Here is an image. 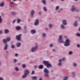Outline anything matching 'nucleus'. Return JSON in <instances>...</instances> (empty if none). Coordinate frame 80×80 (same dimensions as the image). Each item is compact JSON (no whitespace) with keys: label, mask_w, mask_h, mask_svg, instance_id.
<instances>
[{"label":"nucleus","mask_w":80,"mask_h":80,"mask_svg":"<svg viewBox=\"0 0 80 80\" xmlns=\"http://www.w3.org/2000/svg\"><path fill=\"white\" fill-rule=\"evenodd\" d=\"M43 63L45 66L48 68L52 67V65L50 63H49V62L47 61H43Z\"/></svg>","instance_id":"nucleus-1"},{"label":"nucleus","mask_w":80,"mask_h":80,"mask_svg":"<svg viewBox=\"0 0 80 80\" xmlns=\"http://www.w3.org/2000/svg\"><path fill=\"white\" fill-rule=\"evenodd\" d=\"M44 76L47 77V78H48L49 75L48 73H49V71L47 70V68H44Z\"/></svg>","instance_id":"nucleus-2"},{"label":"nucleus","mask_w":80,"mask_h":80,"mask_svg":"<svg viewBox=\"0 0 80 80\" xmlns=\"http://www.w3.org/2000/svg\"><path fill=\"white\" fill-rule=\"evenodd\" d=\"M70 40L68 39H67L65 40V42L64 43V45L65 47H67V46H69L70 45Z\"/></svg>","instance_id":"nucleus-3"},{"label":"nucleus","mask_w":80,"mask_h":80,"mask_svg":"<svg viewBox=\"0 0 80 80\" xmlns=\"http://www.w3.org/2000/svg\"><path fill=\"white\" fill-rule=\"evenodd\" d=\"M72 12H79V10L78 8H75V6H72Z\"/></svg>","instance_id":"nucleus-4"},{"label":"nucleus","mask_w":80,"mask_h":80,"mask_svg":"<svg viewBox=\"0 0 80 80\" xmlns=\"http://www.w3.org/2000/svg\"><path fill=\"white\" fill-rule=\"evenodd\" d=\"M62 35H60L59 37V39H58V41L59 43H64V41L62 39Z\"/></svg>","instance_id":"nucleus-5"},{"label":"nucleus","mask_w":80,"mask_h":80,"mask_svg":"<svg viewBox=\"0 0 80 80\" xmlns=\"http://www.w3.org/2000/svg\"><path fill=\"white\" fill-rule=\"evenodd\" d=\"M22 36V34H19L18 35H17L16 36V39L18 41L20 40L21 39V36Z\"/></svg>","instance_id":"nucleus-6"},{"label":"nucleus","mask_w":80,"mask_h":80,"mask_svg":"<svg viewBox=\"0 0 80 80\" xmlns=\"http://www.w3.org/2000/svg\"><path fill=\"white\" fill-rule=\"evenodd\" d=\"M37 48H38V46H37V45L35 46L33 48L31 49L32 52H35L36 49H37Z\"/></svg>","instance_id":"nucleus-7"},{"label":"nucleus","mask_w":80,"mask_h":80,"mask_svg":"<svg viewBox=\"0 0 80 80\" xmlns=\"http://www.w3.org/2000/svg\"><path fill=\"white\" fill-rule=\"evenodd\" d=\"M38 23H39V21H38V20L36 19L34 22L35 25H37L38 24Z\"/></svg>","instance_id":"nucleus-8"},{"label":"nucleus","mask_w":80,"mask_h":80,"mask_svg":"<svg viewBox=\"0 0 80 80\" xmlns=\"http://www.w3.org/2000/svg\"><path fill=\"white\" fill-rule=\"evenodd\" d=\"M62 23L64 25H67V21L65 20H63L62 21Z\"/></svg>","instance_id":"nucleus-9"},{"label":"nucleus","mask_w":80,"mask_h":80,"mask_svg":"<svg viewBox=\"0 0 80 80\" xmlns=\"http://www.w3.org/2000/svg\"><path fill=\"white\" fill-rule=\"evenodd\" d=\"M29 73V71H28V70H25L24 72V74H25L27 75Z\"/></svg>","instance_id":"nucleus-10"},{"label":"nucleus","mask_w":80,"mask_h":80,"mask_svg":"<svg viewBox=\"0 0 80 80\" xmlns=\"http://www.w3.org/2000/svg\"><path fill=\"white\" fill-rule=\"evenodd\" d=\"M31 33H32V34H34V33H36V31L34 30H32L31 31Z\"/></svg>","instance_id":"nucleus-11"},{"label":"nucleus","mask_w":80,"mask_h":80,"mask_svg":"<svg viewBox=\"0 0 80 80\" xmlns=\"http://www.w3.org/2000/svg\"><path fill=\"white\" fill-rule=\"evenodd\" d=\"M42 3L44 5H46V1L45 0H42L41 1Z\"/></svg>","instance_id":"nucleus-12"},{"label":"nucleus","mask_w":80,"mask_h":80,"mask_svg":"<svg viewBox=\"0 0 80 80\" xmlns=\"http://www.w3.org/2000/svg\"><path fill=\"white\" fill-rule=\"evenodd\" d=\"M38 68L39 69H42L43 68V65H40L38 67Z\"/></svg>","instance_id":"nucleus-13"},{"label":"nucleus","mask_w":80,"mask_h":80,"mask_svg":"<svg viewBox=\"0 0 80 80\" xmlns=\"http://www.w3.org/2000/svg\"><path fill=\"white\" fill-rule=\"evenodd\" d=\"M4 32V33H8L9 32V31L8 30L6 29L5 30Z\"/></svg>","instance_id":"nucleus-14"},{"label":"nucleus","mask_w":80,"mask_h":80,"mask_svg":"<svg viewBox=\"0 0 80 80\" xmlns=\"http://www.w3.org/2000/svg\"><path fill=\"white\" fill-rule=\"evenodd\" d=\"M32 79L33 80H37V76L32 77Z\"/></svg>","instance_id":"nucleus-15"},{"label":"nucleus","mask_w":80,"mask_h":80,"mask_svg":"<svg viewBox=\"0 0 80 80\" xmlns=\"http://www.w3.org/2000/svg\"><path fill=\"white\" fill-rule=\"evenodd\" d=\"M7 47H8V45H7V44H6L4 48L5 50H7Z\"/></svg>","instance_id":"nucleus-16"},{"label":"nucleus","mask_w":80,"mask_h":80,"mask_svg":"<svg viewBox=\"0 0 80 80\" xmlns=\"http://www.w3.org/2000/svg\"><path fill=\"white\" fill-rule=\"evenodd\" d=\"M34 10H32L31 12V15L33 16V15H34Z\"/></svg>","instance_id":"nucleus-17"},{"label":"nucleus","mask_w":80,"mask_h":80,"mask_svg":"<svg viewBox=\"0 0 80 80\" xmlns=\"http://www.w3.org/2000/svg\"><path fill=\"white\" fill-rule=\"evenodd\" d=\"M3 5H4V2H2L0 3V7H3Z\"/></svg>","instance_id":"nucleus-18"},{"label":"nucleus","mask_w":80,"mask_h":80,"mask_svg":"<svg viewBox=\"0 0 80 80\" xmlns=\"http://www.w3.org/2000/svg\"><path fill=\"white\" fill-rule=\"evenodd\" d=\"M10 6H13L14 5V2H10Z\"/></svg>","instance_id":"nucleus-19"},{"label":"nucleus","mask_w":80,"mask_h":80,"mask_svg":"<svg viewBox=\"0 0 80 80\" xmlns=\"http://www.w3.org/2000/svg\"><path fill=\"white\" fill-rule=\"evenodd\" d=\"M68 79V76H64L63 78V80H67Z\"/></svg>","instance_id":"nucleus-20"},{"label":"nucleus","mask_w":80,"mask_h":80,"mask_svg":"<svg viewBox=\"0 0 80 80\" xmlns=\"http://www.w3.org/2000/svg\"><path fill=\"white\" fill-rule=\"evenodd\" d=\"M2 42L4 43H7V40L6 39H3L2 40Z\"/></svg>","instance_id":"nucleus-21"},{"label":"nucleus","mask_w":80,"mask_h":80,"mask_svg":"<svg viewBox=\"0 0 80 80\" xmlns=\"http://www.w3.org/2000/svg\"><path fill=\"white\" fill-rule=\"evenodd\" d=\"M26 77H27V75L24 73V74L22 76V78H25Z\"/></svg>","instance_id":"nucleus-22"},{"label":"nucleus","mask_w":80,"mask_h":80,"mask_svg":"<svg viewBox=\"0 0 80 80\" xmlns=\"http://www.w3.org/2000/svg\"><path fill=\"white\" fill-rule=\"evenodd\" d=\"M20 28H21V27H16V29L17 30H20Z\"/></svg>","instance_id":"nucleus-23"},{"label":"nucleus","mask_w":80,"mask_h":80,"mask_svg":"<svg viewBox=\"0 0 80 80\" xmlns=\"http://www.w3.org/2000/svg\"><path fill=\"white\" fill-rule=\"evenodd\" d=\"M74 25L75 27H77L78 25V23L77 21H76L74 23Z\"/></svg>","instance_id":"nucleus-24"},{"label":"nucleus","mask_w":80,"mask_h":80,"mask_svg":"<svg viewBox=\"0 0 80 80\" xmlns=\"http://www.w3.org/2000/svg\"><path fill=\"white\" fill-rule=\"evenodd\" d=\"M22 67L23 68H25L26 67V65L25 64H23L22 65Z\"/></svg>","instance_id":"nucleus-25"},{"label":"nucleus","mask_w":80,"mask_h":80,"mask_svg":"<svg viewBox=\"0 0 80 80\" xmlns=\"http://www.w3.org/2000/svg\"><path fill=\"white\" fill-rule=\"evenodd\" d=\"M59 9V6H57L55 8V10H58Z\"/></svg>","instance_id":"nucleus-26"},{"label":"nucleus","mask_w":80,"mask_h":80,"mask_svg":"<svg viewBox=\"0 0 80 80\" xmlns=\"http://www.w3.org/2000/svg\"><path fill=\"white\" fill-rule=\"evenodd\" d=\"M61 28H62V29H63L65 28V26L63 25V24H61Z\"/></svg>","instance_id":"nucleus-27"},{"label":"nucleus","mask_w":80,"mask_h":80,"mask_svg":"<svg viewBox=\"0 0 80 80\" xmlns=\"http://www.w3.org/2000/svg\"><path fill=\"white\" fill-rule=\"evenodd\" d=\"M69 55H72L73 54V51H70L68 52Z\"/></svg>","instance_id":"nucleus-28"},{"label":"nucleus","mask_w":80,"mask_h":80,"mask_svg":"<svg viewBox=\"0 0 80 80\" xmlns=\"http://www.w3.org/2000/svg\"><path fill=\"white\" fill-rule=\"evenodd\" d=\"M21 21V20L20 19H18L17 20V22L18 23H19L20 22V21Z\"/></svg>","instance_id":"nucleus-29"},{"label":"nucleus","mask_w":80,"mask_h":80,"mask_svg":"<svg viewBox=\"0 0 80 80\" xmlns=\"http://www.w3.org/2000/svg\"><path fill=\"white\" fill-rule=\"evenodd\" d=\"M42 37H46V34L44 33H42Z\"/></svg>","instance_id":"nucleus-30"},{"label":"nucleus","mask_w":80,"mask_h":80,"mask_svg":"<svg viewBox=\"0 0 80 80\" xmlns=\"http://www.w3.org/2000/svg\"><path fill=\"white\" fill-rule=\"evenodd\" d=\"M21 45V44H20V43H18L17 44V46L18 47H20V46Z\"/></svg>","instance_id":"nucleus-31"},{"label":"nucleus","mask_w":80,"mask_h":80,"mask_svg":"<svg viewBox=\"0 0 80 80\" xmlns=\"http://www.w3.org/2000/svg\"><path fill=\"white\" fill-rule=\"evenodd\" d=\"M76 35L77 37H80V33H77V34H76Z\"/></svg>","instance_id":"nucleus-32"},{"label":"nucleus","mask_w":80,"mask_h":80,"mask_svg":"<svg viewBox=\"0 0 80 80\" xmlns=\"http://www.w3.org/2000/svg\"><path fill=\"white\" fill-rule=\"evenodd\" d=\"M43 10L44 11H46L47 10V8H45V7H43Z\"/></svg>","instance_id":"nucleus-33"},{"label":"nucleus","mask_w":80,"mask_h":80,"mask_svg":"<svg viewBox=\"0 0 80 80\" xmlns=\"http://www.w3.org/2000/svg\"><path fill=\"white\" fill-rule=\"evenodd\" d=\"M6 41H10V38H7L6 39Z\"/></svg>","instance_id":"nucleus-34"},{"label":"nucleus","mask_w":80,"mask_h":80,"mask_svg":"<svg viewBox=\"0 0 80 80\" xmlns=\"http://www.w3.org/2000/svg\"><path fill=\"white\" fill-rule=\"evenodd\" d=\"M72 75H73V77H75V72H72Z\"/></svg>","instance_id":"nucleus-35"},{"label":"nucleus","mask_w":80,"mask_h":80,"mask_svg":"<svg viewBox=\"0 0 80 80\" xmlns=\"http://www.w3.org/2000/svg\"><path fill=\"white\" fill-rule=\"evenodd\" d=\"M15 70L17 72L18 71V68L17 67H15Z\"/></svg>","instance_id":"nucleus-36"},{"label":"nucleus","mask_w":80,"mask_h":80,"mask_svg":"<svg viewBox=\"0 0 80 80\" xmlns=\"http://www.w3.org/2000/svg\"><path fill=\"white\" fill-rule=\"evenodd\" d=\"M58 65L59 66H61V65H62V63H61L60 62H59L58 63Z\"/></svg>","instance_id":"nucleus-37"},{"label":"nucleus","mask_w":80,"mask_h":80,"mask_svg":"<svg viewBox=\"0 0 80 80\" xmlns=\"http://www.w3.org/2000/svg\"><path fill=\"white\" fill-rule=\"evenodd\" d=\"M11 48H15V46L13 45H11Z\"/></svg>","instance_id":"nucleus-38"},{"label":"nucleus","mask_w":80,"mask_h":80,"mask_svg":"<svg viewBox=\"0 0 80 80\" xmlns=\"http://www.w3.org/2000/svg\"><path fill=\"white\" fill-rule=\"evenodd\" d=\"M2 21V17L0 16V23H1Z\"/></svg>","instance_id":"nucleus-39"},{"label":"nucleus","mask_w":80,"mask_h":80,"mask_svg":"<svg viewBox=\"0 0 80 80\" xmlns=\"http://www.w3.org/2000/svg\"><path fill=\"white\" fill-rule=\"evenodd\" d=\"M73 65L74 66V67H77V64L76 63H74L73 64Z\"/></svg>","instance_id":"nucleus-40"},{"label":"nucleus","mask_w":80,"mask_h":80,"mask_svg":"<svg viewBox=\"0 0 80 80\" xmlns=\"http://www.w3.org/2000/svg\"><path fill=\"white\" fill-rule=\"evenodd\" d=\"M13 62L14 63H16V62H17V59H14L13 60Z\"/></svg>","instance_id":"nucleus-41"},{"label":"nucleus","mask_w":80,"mask_h":80,"mask_svg":"<svg viewBox=\"0 0 80 80\" xmlns=\"http://www.w3.org/2000/svg\"><path fill=\"white\" fill-rule=\"evenodd\" d=\"M12 14L13 15H14L15 14H16V13H15V12H12Z\"/></svg>","instance_id":"nucleus-42"},{"label":"nucleus","mask_w":80,"mask_h":80,"mask_svg":"<svg viewBox=\"0 0 80 80\" xmlns=\"http://www.w3.org/2000/svg\"><path fill=\"white\" fill-rule=\"evenodd\" d=\"M49 26L50 28H52V25L51 24H49Z\"/></svg>","instance_id":"nucleus-43"},{"label":"nucleus","mask_w":80,"mask_h":80,"mask_svg":"<svg viewBox=\"0 0 80 80\" xmlns=\"http://www.w3.org/2000/svg\"><path fill=\"white\" fill-rule=\"evenodd\" d=\"M34 73H35V72H34V71H32V72L31 73V74L32 75H33V74H34Z\"/></svg>","instance_id":"nucleus-44"},{"label":"nucleus","mask_w":80,"mask_h":80,"mask_svg":"<svg viewBox=\"0 0 80 80\" xmlns=\"http://www.w3.org/2000/svg\"><path fill=\"white\" fill-rule=\"evenodd\" d=\"M53 46V45L52 44H50L49 45L50 47H52Z\"/></svg>","instance_id":"nucleus-45"},{"label":"nucleus","mask_w":80,"mask_h":80,"mask_svg":"<svg viewBox=\"0 0 80 80\" xmlns=\"http://www.w3.org/2000/svg\"><path fill=\"white\" fill-rule=\"evenodd\" d=\"M2 30H0V34H2Z\"/></svg>","instance_id":"nucleus-46"},{"label":"nucleus","mask_w":80,"mask_h":80,"mask_svg":"<svg viewBox=\"0 0 80 80\" xmlns=\"http://www.w3.org/2000/svg\"><path fill=\"white\" fill-rule=\"evenodd\" d=\"M15 57H18V54L15 53Z\"/></svg>","instance_id":"nucleus-47"},{"label":"nucleus","mask_w":80,"mask_h":80,"mask_svg":"<svg viewBox=\"0 0 80 80\" xmlns=\"http://www.w3.org/2000/svg\"><path fill=\"white\" fill-rule=\"evenodd\" d=\"M16 21L15 20H14L13 21H12V22L13 23H15V22Z\"/></svg>","instance_id":"nucleus-48"},{"label":"nucleus","mask_w":80,"mask_h":80,"mask_svg":"<svg viewBox=\"0 0 80 80\" xmlns=\"http://www.w3.org/2000/svg\"><path fill=\"white\" fill-rule=\"evenodd\" d=\"M37 66H36V65L34 66V68H37Z\"/></svg>","instance_id":"nucleus-49"},{"label":"nucleus","mask_w":80,"mask_h":80,"mask_svg":"<svg viewBox=\"0 0 80 80\" xmlns=\"http://www.w3.org/2000/svg\"><path fill=\"white\" fill-rule=\"evenodd\" d=\"M65 58H63L62 59V61H64V60H65Z\"/></svg>","instance_id":"nucleus-50"},{"label":"nucleus","mask_w":80,"mask_h":80,"mask_svg":"<svg viewBox=\"0 0 80 80\" xmlns=\"http://www.w3.org/2000/svg\"><path fill=\"white\" fill-rule=\"evenodd\" d=\"M59 62H62V59H59Z\"/></svg>","instance_id":"nucleus-51"},{"label":"nucleus","mask_w":80,"mask_h":80,"mask_svg":"<svg viewBox=\"0 0 80 80\" xmlns=\"http://www.w3.org/2000/svg\"><path fill=\"white\" fill-rule=\"evenodd\" d=\"M78 47L79 48H80V44H78Z\"/></svg>","instance_id":"nucleus-52"},{"label":"nucleus","mask_w":80,"mask_h":80,"mask_svg":"<svg viewBox=\"0 0 80 80\" xmlns=\"http://www.w3.org/2000/svg\"><path fill=\"white\" fill-rule=\"evenodd\" d=\"M0 80H3V78H0Z\"/></svg>","instance_id":"nucleus-53"},{"label":"nucleus","mask_w":80,"mask_h":80,"mask_svg":"<svg viewBox=\"0 0 80 80\" xmlns=\"http://www.w3.org/2000/svg\"><path fill=\"white\" fill-rule=\"evenodd\" d=\"M39 80H42V78H40L39 79Z\"/></svg>","instance_id":"nucleus-54"},{"label":"nucleus","mask_w":80,"mask_h":80,"mask_svg":"<svg viewBox=\"0 0 80 80\" xmlns=\"http://www.w3.org/2000/svg\"><path fill=\"white\" fill-rule=\"evenodd\" d=\"M53 52H55V50L54 49H53Z\"/></svg>","instance_id":"nucleus-55"},{"label":"nucleus","mask_w":80,"mask_h":80,"mask_svg":"<svg viewBox=\"0 0 80 80\" xmlns=\"http://www.w3.org/2000/svg\"><path fill=\"white\" fill-rule=\"evenodd\" d=\"M20 63H18V65H20Z\"/></svg>","instance_id":"nucleus-56"},{"label":"nucleus","mask_w":80,"mask_h":80,"mask_svg":"<svg viewBox=\"0 0 80 80\" xmlns=\"http://www.w3.org/2000/svg\"><path fill=\"white\" fill-rule=\"evenodd\" d=\"M65 38H67V36H65Z\"/></svg>","instance_id":"nucleus-57"},{"label":"nucleus","mask_w":80,"mask_h":80,"mask_svg":"<svg viewBox=\"0 0 80 80\" xmlns=\"http://www.w3.org/2000/svg\"><path fill=\"white\" fill-rule=\"evenodd\" d=\"M58 13L59 12H60V10H58Z\"/></svg>","instance_id":"nucleus-58"},{"label":"nucleus","mask_w":80,"mask_h":80,"mask_svg":"<svg viewBox=\"0 0 80 80\" xmlns=\"http://www.w3.org/2000/svg\"><path fill=\"white\" fill-rule=\"evenodd\" d=\"M39 13L40 15H41V12H39Z\"/></svg>","instance_id":"nucleus-59"},{"label":"nucleus","mask_w":80,"mask_h":80,"mask_svg":"<svg viewBox=\"0 0 80 80\" xmlns=\"http://www.w3.org/2000/svg\"><path fill=\"white\" fill-rule=\"evenodd\" d=\"M35 45H37V43H36L35 44Z\"/></svg>","instance_id":"nucleus-60"},{"label":"nucleus","mask_w":80,"mask_h":80,"mask_svg":"<svg viewBox=\"0 0 80 80\" xmlns=\"http://www.w3.org/2000/svg\"><path fill=\"white\" fill-rule=\"evenodd\" d=\"M61 0V1H62V2H63V0Z\"/></svg>","instance_id":"nucleus-61"},{"label":"nucleus","mask_w":80,"mask_h":80,"mask_svg":"<svg viewBox=\"0 0 80 80\" xmlns=\"http://www.w3.org/2000/svg\"><path fill=\"white\" fill-rule=\"evenodd\" d=\"M79 31H80V27L79 28Z\"/></svg>","instance_id":"nucleus-62"},{"label":"nucleus","mask_w":80,"mask_h":80,"mask_svg":"<svg viewBox=\"0 0 80 80\" xmlns=\"http://www.w3.org/2000/svg\"><path fill=\"white\" fill-rule=\"evenodd\" d=\"M75 1H78V0H74Z\"/></svg>","instance_id":"nucleus-63"},{"label":"nucleus","mask_w":80,"mask_h":80,"mask_svg":"<svg viewBox=\"0 0 80 80\" xmlns=\"http://www.w3.org/2000/svg\"><path fill=\"white\" fill-rule=\"evenodd\" d=\"M0 65H1V62H0Z\"/></svg>","instance_id":"nucleus-64"}]
</instances>
